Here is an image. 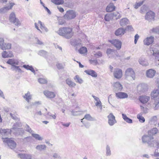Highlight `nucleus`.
Masks as SVG:
<instances>
[{
    "mask_svg": "<svg viewBox=\"0 0 159 159\" xmlns=\"http://www.w3.org/2000/svg\"><path fill=\"white\" fill-rule=\"evenodd\" d=\"M158 129L157 128H153L148 131V135H144L142 138L143 143H147L149 145L152 144L154 142L153 136L158 133Z\"/></svg>",
    "mask_w": 159,
    "mask_h": 159,
    "instance_id": "f257e3e1",
    "label": "nucleus"
},
{
    "mask_svg": "<svg viewBox=\"0 0 159 159\" xmlns=\"http://www.w3.org/2000/svg\"><path fill=\"white\" fill-rule=\"evenodd\" d=\"M57 33L60 36L66 39H70L74 35L72 28L70 26H65L60 28Z\"/></svg>",
    "mask_w": 159,
    "mask_h": 159,
    "instance_id": "f03ea898",
    "label": "nucleus"
},
{
    "mask_svg": "<svg viewBox=\"0 0 159 159\" xmlns=\"http://www.w3.org/2000/svg\"><path fill=\"white\" fill-rule=\"evenodd\" d=\"M125 75L126 79L128 80H134L136 78L135 71L132 68H128L126 70Z\"/></svg>",
    "mask_w": 159,
    "mask_h": 159,
    "instance_id": "7ed1b4c3",
    "label": "nucleus"
},
{
    "mask_svg": "<svg viewBox=\"0 0 159 159\" xmlns=\"http://www.w3.org/2000/svg\"><path fill=\"white\" fill-rule=\"evenodd\" d=\"M3 139H4L3 142L6 143L11 149H14L16 148V143L12 138H6Z\"/></svg>",
    "mask_w": 159,
    "mask_h": 159,
    "instance_id": "20e7f679",
    "label": "nucleus"
},
{
    "mask_svg": "<svg viewBox=\"0 0 159 159\" xmlns=\"http://www.w3.org/2000/svg\"><path fill=\"white\" fill-rule=\"evenodd\" d=\"M3 38H0V47L3 50L10 49L11 48V44L9 43H4Z\"/></svg>",
    "mask_w": 159,
    "mask_h": 159,
    "instance_id": "39448f33",
    "label": "nucleus"
},
{
    "mask_svg": "<svg viewBox=\"0 0 159 159\" xmlns=\"http://www.w3.org/2000/svg\"><path fill=\"white\" fill-rule=\"evenodd\" d=\"M34 24L36 28L41 32H47L48 31L47 29L44 26V25L41 21H39L37 23H35Z\"/></svg>",
    "mask_w": 159,
    "mask_h": 159,
    "instance_id": "423d86ee",
    "label": "nucleus"
},
{
    "mask_svg": "<svg viewBox=\"0 0 159 159\" xmlns=\"http://www.w3.org/2000/svg\"><path fill=\"white\" fill-rule=\"evenodd\" d=\"M108 42L110 43L117 50H120L121 46V42L120 41L117 39H114L112 40H108Z\"/></svg>",
    "mask_w": 159,
    "mask_h": 159,
    "instance_id": "0eeeda50",
    "label": "nucleus"
},
{
    "mask_svg": "<svg viewBox=\"0 0 159 159\" xmlns=\"http://www.w3.org/2000/svg\"><path fill=\"white\" fill-rule=\"evenodd\" d=\"M113 73L115 78L117 79L121 78L123 76L122 70L119 68L115 69Z\"/></svg>",
    "mask_w": 159,
    "mask_h": 159,
    "instance_id": "6e6552de",
    "label": "nucleus"
},
{
    "mask_svg": "<svg viewBox=\"0 0 159 159\" xmlns=\"http://www.w3.org/2000/svg\"><path fill=\"white\" fill-rule=\"evenodd\" d=\"M139 102L143 104H147L150 101V98L149 96L142 95L139 97L138 98Z\"/></svg>",
    "mask_w": 159,
    "mask_h": 159,
    "instance_id": "1a4fd4ad",
    "label": "nucleus"
},
{
    "mask_svg": "<svg viewBox=\"0 0 159 159\" xmlns=\"http://www.w3.org/2000/svg\"><path fill=\"white\" fill-rule=\"evenodd\" d=\"M108 123L111 126L113 125L116 122L115 117L112 113H110L108 116Z\"/></svg>",
    "mask_w": 159,
    "mask_h": 159,
    "instance_id": "9d476101",
    "label": "nucleus"
},
{
    "mask_svg": "<svg viewBox=\"0 0 159 159\" xmlns=\"http://www.w3.org/2000/svg\"><path fill=\"white\" fill-rule=\"evenodd\" d=\"M9 20L16 25H18L20 24L19 20L16 18L15 13L13 12L11 13L10 14L9 17Z\"/></svg>",
    "mask_w": 159,
    "mask_h": 159,
    "instance_id": "9b49d317",
    "label": "nucleus"
},
{
    "mask_svg": "<svg viewBox=\"0 0 159 159\" xmlns=\"http://www.w3.org/2000/svg\"><path fill=\"white\" fill-rule=\"evenodd\" d=\"M152 99V107L155 110L159 107V98H151Z\"/></svg>",
    "mask_w": 159,
    "mask_h": 159,
    "instance_id": "f8f14e48",
    "label": "nucleus"
},
{
    "mask_svg": "<svg viewBox=\"0 0 159 159\" xmlns=\"http://www.w3.org/2000/svg\"><path fill=\"white\" fill-rule=\"evenodd\" d=\"M43 93L45 96L49 98H53L56 97V94L53 92L50 91L48 90H45L43 91Z\"/></svg>",
    "mask_w": 159,
    "mask_h": 159,
    "instance_id": "ddd939ff",
    "label": "nucleus"
},
{
    "mask_svg": "<svg viewBox=\"0 0 159 159\" xmlns=\"http://www.w3.org/2000/svg\"><path fill=\"white\" fill-rule=\"evenodd\" d=\"M65 16L68 19H72L76 16L75 12L72 10L68 11H66Z\"/></svg>",
    "mask_w": 159,
    "mask_h": 159,
    "instance_id": "4468645a",
    "label": "nucleus"
},
{
    "mask_svg": "<svg viewBox=\"0 0 159 159\" xmlns=\"http://www.w3.org/2000/svg\"><path fill=\"white\" fill-rule=\"evenodd\" d=\"M155 17V13L152 11L148 12L145 16V19L148 20H154Z\"/></svg>",
    "mask_w": 159,
    "mask_h": 159,
    "instance_id": "2eb2a0df",
    "label": "nucleus"
},
{
    "mask_svg": "<svg viewBox=\"0 0 159 159\" xmlns=\"http://www.w3.org/2000/svg\"><path fill=\"white\" fill-rule=\"evenodd\" d=\"M154 41V38L152 36L147 37L143 41L145 45H149L153 43Z\"/></svg>",
    "mask_w": 159,
    "mask_h": 159,
    "instance_id": "dca6fc26",
    "label": "nucleus"
},
{
    "mask_svg": "<svg viewBox=\"0 0 159 159\" xmlns=\"http://www.w3.org/2000/svg\"><path fill=\"white\" fill-rule=\"evenodd\" d=\"M156 73V71L152 69H149L146 71V75L147 77L150 78H153Z\"/></svg>",
    "mask_w": 159,
    "mask_h": 159,
    "instance_id": "f3484780",
    "label": "nucleus"
},
{
    "mask_svg": "<svg viewBox=\"0 0 159 159\" xmlns=\"http://www.w3.org/2000/svg\"><path fill=\"white\" fill-rule=\"evenodd\" d=\"M125 29L120 28L116 30L115 34L116 36H122L125 33Z\"/></svg>",
    "mask_w": 159,
    "mask_h": 159,
    "instance_id": "a211bd4d",
    "label": "nucleus"
},
{
    "mask_svg": "<svg viewBox=\"0 0 159 159\" xmlns=\"http://www.w3.org/2000/svg\"><path fill=\"white\" fill-rule=\"evenodd\" d=\"M151 98H159V89L153 90L151 93Z\"/></svg>",
    "mask_w": 159,
    "mask_h": 159,
    "instance_id": "6ab92c4d",
    "label": "nucleus"
},
{
    "mask_svg": "<svg viewBox=\"0 0 159 159\" xmlns=\"http://www.w3.org/2000/svg\"><path fill=\"white\" fill-rule=\"evenodd\" d=\"M116 7L113 3H110L107 7L106 11L107 12H111L115 10Z\"/></svg>",
    "mask_w": 159,
    "mask_h": 159,
    "instance_id": "aec40b11",
    "label": "nucleus"
},
{
    "mask_svg": "<svg viewBox=\"0 0 159 159\" xmlns=\"http://www.w3.org/2000/svg\"><path fill=\"white\" fill-rule=\"evenodd\" d=\"M116 95L117 98L120 99L125 98L128 97L127 94L123 92H118L116 93Z\"/></svg>",
    "mask_w": 159,
    "mask_h": 159,
    "instance_id": "412c9836",
    "label": "nucleus"
},
{
    "mask_svg": "<svg viewBox=\"0 0 159 159\" xmlns=\"http://www.w3.org/2000/svg\"><path fill=\"white\" fill-rule=\"evenodd\" d=\"M2 56L3 58L11 57H13V55L11 52H8L6 51H4L2 53Z\"/></svg>",
    "mask_w": 159,
    "mask_h": 159,
    "instance_id": "4be33fe9",
    "label": "nucleus"
},
{
    "mask_svg": "<svg viewBox=\"0 0 159 159\" xmlns=\"http://www.w3.org/2000/svg\"><path fill=\"white\" fill-rule=\"evenodd\" d=\"M7 63L14 66L15 65H18V64L19 61L17 60L10 59L7 61Z\"/></svg>",
    "mask_w": 159,
    "mask_h": 159,
    "instance_id": "5701e85b",
    "label": "nucleus"
},
{
    "mask_svg": "<svg viewBox=\"0 0 159 159\" xmlns=\"http://www.w3.org/2000/svg\"><path fill=\"white\" fill-rule=\"evenodd\" d=\"M0 133L3 135H7L9 134H11V131L9 129L0 128Z\"/></svg>",
    "mask_w": 159,
    "mask_h": 159,
    "instance_id": "b1692460",
    "label": "nucleus"
},
{
    "mask_svg": "<svg viewBox=\"0 0 159 159\" xmlns=\"http://www.w3.org/2000/svg\"><path fill=\"white\" fill-rule=\"evenodd\" d=\"M85 119L88 120H93V118L91 116L90 114H87L85 115L84 116V117L81 120V122L84 125L85 123L84 121V120Z\"/></svg>",
    "mask_w": 159,
    "mask_h": 159,
    "instance_id": "393cba45",
    "label": "nucleus"
},
{
    "mask_svg": "<svg viewBox=\"0 0 159 159\" xmlns=\"http://www.w3.org/2000/svg\"><path fill=\"white\" fill-rule=\"evenodd\" d=\"M66 84L70 87H74L76 85V84L73 82L70 79H66Z\"/></svg>",
    "mask_w": 159,
    "mask_h": 159,
    "instance_id": "a878e982",
    "label": "nucleus"
},
{
    "mask_svg": "<svg viewBox=\"0 0 159 159\" xmlns=\"http://www.w3.org/2000/svg\"><path fill=\"white\" fill-rule=\"evenodd\" d=\"M85 72L87 74L91 75L93 77H96L97 76V74L93 70H88L85 71Z\"/></svg>",
    "mask_w": 159,
    "mask_h": 159,
    "instance_id": "bb28decb",
    "label": "nucleus"
},
{
    "mask_svg": "<svg viewBox=\"0 0 159 159\" xmlns=\"http://www.w3.org/2000/svg\"><path fill=\"white\" fill-rule=\"evenodd\" d=\"M23 97L28 102H29L31 99L32 96L30 93L28 91L23 96Z\"/></svg>",
    "mask_w": 159,
    "mask_h": 159,
    "instance_id": "cd10ccee",
    "label": "nucleus"
},
{
    "mask_svg": "<svg viewBox=\"0 0 159 159\" xmlns=\"http://www.w3.org/2000/svg\"><path fill=\"white\" fill-rule=\"evenodd\" d=\"M122 118L125 121L129 123H132V120L131 119L128 117L125 114H122Z\"/></svg>",
    "mask_w": 159,
    "mask_h": 159,
    "instance_id": "c85d7f7f",
    "label": "nucleus"
},
{
    "mask_svg": "<svg viewBox=\"0 0 159 159\" xmlns=\"http://www.w3.org/2000/svg\"><path fill=\"white\" fill-rule=\"evenodd\" d=\"M113 86L118 89L121 90L123 88L122 85L118 82L115 83L113 84Z\"/></svg>",
    "mask_w": 159,
    "mask_h": 159,
    "instance_id": "c756f323",
    "label": "nucleus"
},
{
    "mask_svg": "<svg viewBox=\"0 0 159 159\" xmlns=\"http://www.w3.org/2000/svg\"><path fill=\"white\" fill-rule=\"evenodd\" d=\"M74 80L76 82L81 84L83 82V80L78 75H76L74 78Z\"/></svg>",
    "mask_w": 159,
    "mask_h": 159,
    "instance_id": "7c9ffc66",
    "label": "nucleus"
},
{
    "mask_svg": "<svg viewBox=\"0 0 159 159\" xmlns=\"http://www.w3.org/2000/svg\"><path fill=\"white\" fill-rule=\"evenodd\" d=\"M137 118L139 119V121L141 123H143L145 121V119L141 114H138L137 116Z\"/></svg>",
    "mask_w": 159,
    "mask_h": 159,
    "instance_id": "2f4dec72",
    "label": "nucleus"
},
{
    "mask_svg": "<svg viewBox=\"0 0 159 159\" xmlns=\"http://www.w3.org/2000/svg\"><path fill=\"white\" fill-rule=\"evenodd\" d=\"M51 1L56 5L62 4L64 2V0H52Z\"/></svg>",
    "mask_w": 159,
    "mask_h": 159,
    "instance_id": "473e14b6",
    "label": "nucleus"
},
{
    "mask_svg": "<svg viewBox=\"0 0 159 159\" xmlns=\"http://www.w3.org/2000/svg\"><path fill=\"white\" fill-rule=\"evenodd\" d=\"M79 51L80 54H84L87 52V50L86 47H82L79 49Z\"/></svg>",
    "mask_w": 159,
    "mask_h": 159,
    "instance_id": "72a5a7b5",
    "label": "nucleus"
},
{
    "mask_svg": "<svg viewBox=\"0 0 159 159\" xmlns=\"http://www.w3.org/2000/svg\"><path fill=\"white\" fill-rule=\"evenodd\" d=\"M39 82L41 84H46L48 83V81L47 80L43 78H40L38 79Z\"/></svg>",
    "mask_w": 159,
    "mask_h": 159,
    "instance_id": "f704fd0d",
    "label": "nucleus"
},
{
    "mask_svg": "<svg viewBox=\"0 0 159 159\" xmlns=\"http://www.w3.org/2000/svg\"><path fill=\"white\" fill-rule=\"evenodd\" d=\"M23 67L28 70H30L32 72H34V70L32 66H30L28 65H24Z\"/></svg>",
    "mask_w": 159,
    "mask_h": 159,
    "instance_id": "c9c22d12",
    "label": "nucleus"
},
{
    "mask_svg": "<svg viewBox=\"0 0 159 159\" xmlns=\"http://www.w3.org/2000/svg\"><path fill=\"white\" fill-rule=\"evenodd\" d=\"M46 148V146L45 145H38L36 147V148L37 149L40 150L42 151L44 149H45Z\"/></svg>",
    "mask_w": 159,
    "mask_h": 159,
    "instance_id": "e433bc0d",
    "label": "nucleus"
},
{
    "mask_svg": "<svg viewBox=\"0 0 159 159\" xmlns=\"http://www.w3.org/2000/svg\"><path fill=\"white\" fill-rule=\"evenodd\" d=\"M159 32V28L158 27L154 28L151 29L150 32V33H156Z\"/></svg>",
    "mask_w": 159,
    "mask_h": 159,
    "instance_id": "4c0bfd02",
    "label": "nucleus"
},
{
    "mask_svg": "<svg viewBox=\"0 0 159 159\" xmlns=\"http://www.w3.org/2000/svg\"><path fill=\"white\" fill-rule=\"evenodd\" d=\"M127 19L125 18L121 19L120 22V25L121 26H123L126 25L127 23Z\"/></svg>",
    "mask_w": 159,
    "mask_h": 159,
    "instance_id": "58836bf2",
    "label": "nucleus"
},
{
    "mask_svg": "<svg viewBox=\"0 0 159 159\" xmlns=\"http://www.w3.org/2000/svg\"><path fill=\"white\" fill-rule=\"evenodd\" d=\"M115 51V50L111 48L107 49L106 50V53L108 55L112 54L113 52Z\"/></svg>",
    "mask_w": 159,
    "mask_h": 159,
    "instance_id": "ea45409f",
    "label": "nucleus"
},
{
    "mask_svg": "<svg viewBox=\"0 0 159 159\" xmlns=\"http://www.w3.org/2000/svg\"><path fill=\"white\" fill-rule=\"evenodd\" d=\"M32 136L35 138L36 139L41 140H42V138L38 134H33Z\"/></svg>",
    "mask_w": 159,
    "mask_h": 159,
    "instance_id": "a19ab883",
    "label": "nucleus"
},
{
    "mask_svg": "<svg viewBox=\"0 0 159 159\" xmlns=\"http://www.w3.org/2000/svg\"><path fill=\"white\" fill-rule=\"evenodd\" d=\"M152 55L155 57L156 59L159 61V51L156 52H153Z\"/></svg>",
    "mask_w": 159,
    "mask_h": 159,
    "instance_id": "79ce46f5",
    "label": "nucleus"
},
{
    "mask_svg": "<svg viewBox=\"0 0 159 159\" xmlns=\"http://www.w3.org/2000/svg\"><path fill=\"white\" fill-rule=\"evenodd\" d=\"M110 14H107L105 16V20L106 21H109L111 19Z\"/></svg>",
    "mask_w": 159,
    "mask_h": 159,
    "instance_id": "37998d69",
    "label": "nucleus"
},
{
    "mask_svg": "<svg viewBox=\"0 0 159 159\" xmlns=\"http://www.w3.org/2000/svg\"><path fill=\"white\" fill-rule=\"evenodd\" d=\"M14 5V3H10V6L9 7H4L3 9H6V10H9L10 9H11L12 7Z\"/></svg>",
    "mask_w": 159,
    "mask_h": 159,
    "instance_id": "c03bdc74",
    "label": "nucleus"
},
{
    "mask_svg": "<svg viewBox=\"0 0 159 159\" xmlns=\"http://www.w3.org/2000/svg\"><path fill=\"white\" fill-rule=\"evenodd\" d=\"M111 152L110 148L107 146L106 148V154L107 156H109L111 155Z\"/></svg>",
    "mask_w": 159,
    "mask_h": 159,
    "instance_id": "a18cd8bd",
    "label": "nucleus"
},
{
    "mask_svg": "<svg viewBox=\"0 0 159 159\" xmlns=\"http://www.w3.org/2000/svg\"><path fill=\"white\" fill-rule=\"evenodd\" d=\"M26 154H19L18 155V157L22 159H25Z\"/></svg>",
    "mask_w": 159,
    "mask_h": 159,
    "instance_id": "49530a36",
    "label": "nucleus"
},
{
    "mask_svg": "<svg viewBox=\"0 0 159 159\" xmlns=\"http://www.w3.org/2000/svg\"><path fill=\"white\" fill-rule=\"evenodd\" d=\"M143 3V2L136 3L134 5V7L136 9L138 8Z\"/></svg>",
    "mask_w": 159,
    "mask_h": 159,
    "instance_id": "de8ad7c7",
    "label": "nucleus"
},
{
    "mask_svg": "<svg viewBox=\"0 0 159 159\" xmlns=\"http://www.w3.org/2000/svg\"><path fill=\"white\" fill-rule=\"evenodd\" d=\"M90 62L91 64L95 65H96L98 63L97 60H90Z\"/></svg>",
    "mask_w": 159,
    "mask_h": 159,
    "instance_id": "09e8293b",
    "label": "nucleus"
},
{
    "mask_svg": "<svg viewBox=\"0 0 159 159\" xmlns=\"http://www.w3.org/2000/svg\"><path fill=\"white\" fill-rule=\"evenodd\" d=\"M139 38V36L138 34H136L134 36V43L136 44L137 41Z\"/></svg>",
    "mask_w": 159,
    "mask_h": 159,
    "instance_id": "8fccbe9b",
    "label": "nucleus"
},
{
    "mask_svg": "<svg viewBox=\"0 0 159 159\" xmlns=\"http://www.w3.org/2000/svg\"><path fill=\"white\" fill-rule=\"evenodd\" d=\"M95 105L96 106H98L100 107H102V103L99 100L97 101L95 103Z\"/></svg>",
    "mask_w": 159,
    "mask_h": 159,
    "instance_id": "3c124183",
    "label": "nucleus"
},
{
    "mask_svg": "<svg viewBox=\"0 0 159 159\" xmlns=\"http://www.w3.org/2000/svg\"><path fill=\"white\" fill-rule=\"evenodd\" d=\"M140 63L143 66H147L148 65V62L146 61H139Z\"/></svg>",
    "mask_w": 159,
    "mask_h": 159,
    "instance_id": "603ef678",
    "label": "nucleus"
},
{
    "mask_svg": "<svg viewBox=\"0 0 159 159\" xmlns=\"http://www.w3.org/2000/svg\"><path fill=\"white\" fill-rule=\"evenodd\" d=\"M95 56L96 57H99L102 56V53L101 52H98L94 54Z\"/></svg>",
    "mask_w": 159,
    "mask_h": 159,
    "instance_id": "864d4df0",
    "label": "nucleus"
},
{
    "mask_svg": "<svg viewBox=\"0 0 159 159\" xmlns=\"http://www.w3.org/2000/svg\"><path fill=\"white\" fill-rule=\"evenodd\" d=\"M157 118L156 116H154L152 117L151 120V122L154 123L155 122L157 121Z\"/></svg>",
    "mask_w": 159,
    "mask_h": 159,
    "instance_id": "5fc2aeb1",
    "label": "nucleus"
},
{
    "mask_svg": "<svg viewBox=\"0 0 159 159\" xmlns=\"http://www.w3.org/2000/svg\"><path fill=\"white\" fill-rule=\"evenodd\" d=\"M32 157L30 155L26 154L25 159H31Z\"/></svg>",
    "mask_w": 159,
    "mask_h": 159,
    "instance_id": "6e6d98bb",
    "label": "nucleus"
},
{
    "mask_svg": "<svg viewBox=\"0 0 159 159\" xmlns=\"http://www.w3.org/2000/svg\"><path fill=\"white\" fill-rule=\"evenodd\" d=\"M70 124L71 123L70 122H68V123H66V124L62 123V125L63 126H64L65 127H68L70 125Z\"/></svg>",
    "mask_w": 159,
    "mask_h": 159,
    "instance_id": "4d7b16f0",
    "label": "nucleus"
},
{
    "mask_svg": "<svg viewBox=\"0 0 159 159\" xmlns=\"http://www.w3.org/2000/svg\"><path fill=\"white\" fill-rule=\"evenodd\" d=\"M16 69V71H18V72H21V70L20 68L18 66H14Z\"/></svg>",
    "mask_w": 159,
    "mask_h": 159,
    "instance_id": "13d9d810",
    "label": "nucleus"
},
{
    "mask_svg": "<svg viewBox=\"0 0 159 159\" xmlns=\"http://www.w3.org/2000/svg\"><path fill=\"white\" fill-rule=\"evenodd\" d=\"M57 8L60 12H64V9L62 8L61 7H58Z\"/></svg>",
    "mask_w": 159,
    "mask_h": 159,
    "instance_id": "bf43d9fd",
    "label": "nucleus"
},
{
    "mask_svg": "<svg viewBox=\"0 0 159 159\" xmlns=\"http://www.w3.org/2000/svg\"><path fill=\"white\" fill-rule=\"evenodd\" d=\"M37 44L39 45H42L43 44V43L39 39L37 40Z\"/></svg>",
    "mask_w": 159,
    "mask_h": 159,
    "instance_id": "052dcab7",
    "label": "nucleus"
},
{
    "mask_svg": "<svg viewBox=\"0 0 159 159\" xmlns=\"http://www.w3.org/2000/svg\"><path fill=\"white\" fill-rule=\"evenodd\" d=\"M76 62L78 63L79 64V67L80 68H83L84 66L83 65H82L81 64V63L80 62H79L78 61H76Z\"/></svg>",
    "mask_w": 159,
    "mask_h": 159,
    "instance_id": "680f3d73",
    "label": "nucleus"
},
{
    "mask_svg": "<svg viewBox=\"0 0 159 159\" xmlns=\"http://www.w3.org/2000/svg\"><path fill=\"white\" fill-rule=\"evenodd\" d=\"M93 97L95 99V100L96 101H97L99 100V98L98 97H97L94 96H93Z\"/></svg>",
    "mask_w": 159,
    "mask_h": 159,
    "instance_id": "e2e57ef3",
    "label": "nucleus"
},
{
    "mask_svg": "<svg viewBox=\"0 0 159 159\" xmlns=\"http://www.w3.org/2000/svg\"><path fill=\"white\" fill-rule=\"evenodd\" d=\"M65 23H66L64 21L62 22L59 21V24L60 25H62L64 24H65Z\"/></svg>",
    "mask_w": 159,
    "mask_h": 159,
    "instance_id": "0e129e2a",
    "label": "nucleus"
},
{
    "mask_svg": "<svg viewBox=\"0 0 159 159\" xmlns=\"http://www.w3.org/2000/svg\"><path fill=\"white\" fill-rule=\"evenodd\" d=\"M109 68L110 69V71L111 72H112V71L113 69V67L111 66L110 65L109 66Z\"/></svg>",
    "mask_w": 159,
    "mask_h": 159,
    "instance_id": "69168bd1",
    "label": "nucleus"
},
{
    "mask_svg": "<svg viewBox=\"0 0 159 159\" xmlns=\"http://www.w3.org/2000/svg\"><path fill=\"white\" fill-rule=\"evenodd\" d=\"M140 107L141 109L142 110H144V107H143V106L141 105V106H140Z\"/></svg>",
    "mask_w": 159,
    "mask_h": 159,
    "instance_id": "338daca9",
    "label": "nucleus"
},
{
    "mask_svg": "<svg viewBox=\"0 0 159 159\" xmlns=\"http://www.w3.org/2000/svg\"><path fill=\"white\" fill-rule=\"evenodd\" d=\"M154 155L156 156H159V153H156L155 152Z\"/></svg>",
    "mask_w": 159,
    "mask_h": 159,
    "instance_id": "774afa93",
    "label": "nucleus"
}]
</instances>
